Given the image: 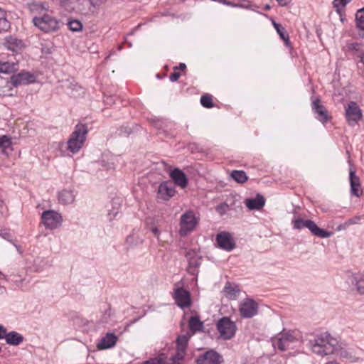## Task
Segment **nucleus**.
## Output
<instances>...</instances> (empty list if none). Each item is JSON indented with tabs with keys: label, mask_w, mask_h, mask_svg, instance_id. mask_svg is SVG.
I'll return each mask as SVG.
<instances>
[{
	"label": "nucleus",
	"mask_w": 364,
	"mask_h": 364,
	"mask_svg": "<svg viewBox=\"0 0 364 364\" xmlns=\"http://www.w3.org/2000/svg\"><path fill=\"white\" fill-rule=\"evenodd\" d=\"M309 343L312 351L321 356L334 353L338 344V341L328 333H324L314 340L310 341Z\"/></svg>",
	"instance_id": "1"
},
{
	"label": "nucleus",
	"mask_w": 364,
	"mask_h": 364,
	"mask_svg": "<svg viewBox=\"0 0 364 364\" xmlns=\"http://www.w3.org/2000/svg\"><path fill=\"white\" fill-rule=\"evenodd\" d=\"M88 132L85 124H77L67 141V149L73 154L77 153L83 146Z\"/></svg>",
	"instance_id": "2"
},
{
	"label": "nucleus",
	"mask_w": 364,
	"mask_h": 364,
	"mask_svg": "<svg viewBox=\"0 0 364 364\" xmlns=\"http://www.w3.org/2000/svg\"><path fill=\"white\" fill-rule=\"evenodd\" d=\"M293 228L296 230H301L304 228L309 230L311 233L320 238H328L331 232L318 227L314 221L311 220H304L301 218L292 220Z\"/></svg>",
	"instance_id": "3"
},
{
	"label": "nucleus",
	"mask_w": 364,
	"mask_h": 364,
	"mask_svg": "<svg viewBox=\"0 0 364 364\" xmlns=\"http://www.w3.org/2000/svg\"><path fill=\"white\" fill-rule=\"evenodd\" d=\"M191 335L189 333L180 335L177 337L176 343V351L171 358V363L168 364H181V361L184 359L186 354V350Z\"/></svg>",
	"instance_id": "4"
},
{
	"label": "nucleus",
	"mask_w": 364,
	"mask_h": 364,
	"mask_svg": "<svg viewBox=\"0 0 364 364\" xmlns=\"http://www.w3.org/2000/svg\"><path fill=\"white\" fill-rule=\"evenodd\" d=\"M217 329L221 338L229 340L235 336L237 326L230 318L223 317L217 323Z\"/></svg>",
	"instance_id": "5"
},
{
	"label": "nucleus",
	"mask_w": 364,
	"mask_h": 364,
	"mask_svg": "<svg viewBox=\"0 0 364 364\" xmlns=\"http://www.w3.org/2000/svg\"><path fill=\"white\" fill-rule=\"evenodd\" d=\"M198 223L197 219L192 211H187L181 217L180 235L186 236L193 230Z\"/></svg>",
	"instance_id": "6"
},
{
	"label": "nucleus",
	"mask_w": 364,
	"mask_h": 364,
	"mask_svg": "<svg viewBox=\"0 0 364 364\" xmlns=\"http://www.w3.org/2000/svg\"><path fill=\"white\" fill-rule=\"evenodd\" d=\"M345 115L348 124L355 126L363 117L362 111L355 102L351 101L346 107Z\"/></svg>",
	"instance_id": "7"
},
{
	"label": "nucleus",
	"mask_w": 364,
	"mask_h": 364,
	"mask_svg": "<svg viewBox=\"0 0 364 364\" xmlns=\"http://www.w3.org/2000/svg\"><path fill=\"white\" fill-rule=\"evenodd\" d=\"M239 311L242 318H252L257 314L258 304L253 299L247 298L240 303Z\"/></svg>",
	"instance_id": "8"
},
{
	"label": "nucleus",
	"mask_w": 364,
	"mask_h": 364,
	"mask_svg": "<svg viewBox=\"0 0 364 364\" xmlns=\"http://www.w3.org/2000/svg\"><path fill=\"white\" fill-rule=\"evenodd\" d=\"M196 364H220L223 357L216 351L209 350L200 355L196 360Z\"/></svg>",
	"instance_id": "9"
},
{
	"label": "nucleus",
	"mask_w": 364,
	"mask_h": 364,
	"mask_svg": "<svg viewBox=\"0 0 364 364\" xmlns=\"http://www.w3.org/2000/svg\"><path fill=\"white\" fill-rule=\"evenodd\" d=\"M311 108L314 113L316 115V119L323 124L331 119V116L328 114L326 108L321 104L319 98L312 100Z\"/></svg>",
	"instance_id": "10"
},
{
	"label": "nucleus",
	"mask_w": 364,
	"mask_h": 364,
	"mask_svg": "<svg viewBox=\"0 0 364 364\" xmlns=\"http://www.w3.org/2000/svg\"><path fill=\"white\" fill-rule=\"evenodd\" d=\"M295 341V338L289 333L279 334V337L273 341V346L281 351L290 348L291 345Z\"/></svg>",
	"instance_id": "11"
},
{
	"label": "nucleus",
	"mask_w": 364,
	"mask_h": 364,
	"mask_svg": "<svg viewBox=\"0 0 364 364\" xmlns=\"http://www.w3.org/2000/svg\"><path fill=\"white\" fill-rule=\"evenodd\" d=\"M173 299L176 304L182 309L188 308L191 304L190 293L181 287L175 290Z\"/></svg>",
	"instance_id": "12"
},
{
	"label": "nucleus",
	"mask_w": 364,
	"mask_h": 364,
	"mask_svg": "<svg viewBox=\"0 0 364 364\" xmlns=\"http://www.w3.org/2000/svg\"><path fill=\"white\" fill-rule=\"evenodd\" d=\"M175 193L174 185L170 181H164L159 186L157 197L163 200H168Z\"/></svg>",
	"instance_id": "13"
},
{
	"label": "nucleus",
	"mask_w": 364,
	"mask_h": 364,
	"mask_svg": "<svg viewBox=\"0 0 364 364\" xmlns=\"http://www.w3.org/2000/svg\"><path fill=\"white\" fill-rule=\"evenodd\" d=\"M218 247L226 251H231L235 247V242L231 235L227 232H222L216 237Z\"/></svg>",
	"instance_id": "14"
},
{
	"label": "nucleus",
	"mask_w": 364,
	"mask_h": 364,
	"mask_svg": "<svg viewBox=\"0 0 364 364\" xmlns=\"http://www.w3.org/2000/svg\"><path fill=\"white\" fill-rule=\"evenodd\" d=\"M35 81V76L28 72H21L11 77V82L14 87L26 85Z\"/></svg>",
	"instance_id": "15"
},
{
	"label": "nucleus",
	"mask_w": 364,
	"mask_h": 364,
	"mask_svg": "<svg viewBox=\"0 0 364 364\" xmlns=\"http://www.w3.org/2000/svg\"><path fill=\"white\" fill-rule=\"evenodd\" d=\"M63 217L60 213L53 210H47V229L55 230L62 225Z\"/></svg>",
	"instance_id": "16"
},
{
	"label": "nucleus",
	"mask_w": 364,
	"mask_h": 364,
	"mask_svg": "<svg viewBox=\"0 0 364 364\" xmlns=\"http://www.w3.org/2000/svg\"><path fill=\"white\" fill-rule=\"evenodd\" d=\"M349 181L350 185V193L357 197H360L362 194L360 178L356 175L355 171L352 168L349 170Z\"/></svg>",
	"instance_id": "17"
},
{
	"label": "nucleus",
	"mask_w": 364,
	"mask_h": 364,
	"mask_svg": "<svg viewBox=\"0 0 364 364\" xmlns=\"http://www.w3.org/2000/svg\"><path fill=\"white\" fill-rule=\"evenodd\" d=\"M118 337L114 333H107L105 336L100 340L97 344V348L99 350L111 348L116 345Z\"/></svg>",
	"instance_id": "18"
},
{
	"label": "nucleus",
	"mask_w": 364,
	"mask_h": 364,
	"mask_svg": "<svg viewBox=\"0 0 364 364\" xmlns=\"http://www.w3.org/2000/svg\"><path fill=\"white\" fill-rule=\"evenodd\" d=\"M4 41V46L13 52L18 53L24 48L23 42L13 36L6 37Z\"/></svg>",
	"instance_id": "19"
},
{
	"label": "nucleus",
	"mask_w": 364,
	"mask_h": 364,
	"mask_svg": "<svg viewBox=\"0 0 364 364\" xmlns=\"http://www.w3.org/2000/svg\"><path fill=\"white\" fill-rule=\"evenodd\" d=\"M170 176L174 183L181 188H186L188 185L186 175L179 168H175L171 173Z\"/></svg>",
	"instance_id": "20"
},
{
	"label": "nucleus",
	"mask_w": 364,
	"mask_h": 364,
	"mask_svg": "<svg viewBox=\"0 0 364 364\" xmlns=\"http://www.w3.org/2000/svg\"><path fill=\"white\" fill-rule=\"evenodd\" d=\"M245 203L250 210H260L264 205L265 199L262 195L257 194L256 198H247Z\"/></svg>",
	"instance_id": "21"
},
{
	"label": "nucleus",
	"mask_w": 364,
	"mask_h": 364,
	"mask_svg": "<svg viewBox=\"0 0 364 364\" xmlns=\"http://www.w3.org/2000/svg\"><path fill=\"white\" fill-rule=\"evenodd\" d=\"M347 50L356 60L364 55V44L360 43H351L347 45Z\"/></svg>",
	"instance_id": "22"
},
{
	"label": "nucleus",
	"mask_w": 364,
	"mask_h": 364,
	"mask_svg": "<svg viewBox=\"0 0 364 364\" xmlns=\"http://www.w3.org/2000/svg\"><path fill=\"white\" fill-rule=\"evenodd\" d=\"M240 292L238 286L227 282L223 289L224 295L230 300L236 299Z\"/></svg>",
	"instance_id": "23"
},
{
	"label": "nucleus",
	"mask_w": 364,
	"mask_h": 364,
	"mask_svg": "<svg viewBox=\"0 0 364 364\" xmlns=\"http://www.w3.org/2000/svg\"><path fill=\"white\" fill-rule=\"evenodd\" d=\"M188 327L190 331L195 333L196 332L203 331L204 323L200 320L198 316H193L188 321Z\"/></svg>",
	"instance_id": "24"
},
{
	"label": "nucleus",
	"mask_w": 364,
	"mask_h": 364,
	"mask_svg": "<svg viewBox=\"0 0 364 364\" xmlns=\"http://www.w3.org/2000/svg\"><path fill=\"white\" fill-rule=\"evenodd\" d=\"M4 338L6 343L11 346H18L23 341V336L16 331L6 332Z\"/></svg>",
	"instance_id": "25"
},
{
	"label": "nucleus",
	"mask_w": 364,
	"mask_h": 364,
	"mask_svg": "<svg viewBox=\"0 0 364 364\" xmlns=\"http://www.w3.org/2000/svg\"><path fill=\"white\" fill-rule=\"evenodd\" d=\"M58 200L63 204H70L75 200V196L72 191L63 190L59 193Z\"/></svg>",
	"instance_id": "26"
},
{
	"label": "nucleus",
	"mask_w": 364,
	"mask_h": 364,
	"mask_svg": "<svg viewBox=\"0 0 364 364\" xmlns=\"http://www.w3.org/2000/svg\"><path fill=\"white\" fill-rule=\"evenodd\" d=\"M273 26L276 29L277 33L279 35L280 38L284 41L285 45L289 46V34L287 33L286 29L282 26L276 23L275 21H273Z\"/></svg>",
	"instance_id": "27"
},
{
	"label": "nucleus",
	"mask_w": 364,
	"mask_h": 364,
	"mask_svg": "<svg viewBox=\"0 0 364 364\" xmlns=\"http://www.w3.org/2000/svg\"><path fill=\"white\" fill-rule=\"evenodd\" d=\"M334 353H336L341 358L348 360L350 362H356L358 360V358L353 355L350 352L343 348H338V346H336V350Z\"/></svg>",
	"instance_id": "28"
},
{
	"label": "nucleus",
	"mask_w": 364,
	"mask_h": 364,
	"mask_svg": "<svg viewBox=\"0 0 364 364\" xmlns=\"http://www.w3.org/2000/svg\"><path fill=\"white\" fill-rule=\"evenodd\" d=\"M17 65L14 63L0 61V73H10L17 70Z\"/></svg>",
	"instance_id": "29"
},
{
	"label": "nucleus",
	"mask_w": 364,
	"mask_h": 364,
	"mask_svg": "<svg viewBox=\"0 0 364 364\" xmlns=\"http://www.w3.org/2000/svg\"><path fill=\"white\" fill-rule=\"evenodd\" d=\"M60 22L55 18L47 16V33L57 31L60 27Z\"/></svg>",
	"instance_id": "30"
},
{
	"label": "nucleus",
	"mask_w": 364,
	"mask_h": 364,
	"mask_svg": "<svg viewBox=\"0 0 364 364\" xmlns=\"http://www.w3.org/2000/svg\"><path fill=\"white\" fill-rule=\"evenodd\" d=\"M231 177L239 183H244L248 179L245 171L238 170L232 171L231 173Z\"/></svg>",
	"instance_id": "31"
},
{
	"label": "nucleus",
	"mask_w": 364,
	"mask_h": 364,
	"mask_svg": "<svg viewBox=\"0 0 364 364\" xmlns=\"http://www.w3.org/2000/svg\"><path fill=\"white\" fill-rule=\"evenodd\" d=\"M10 26V22L6 18V12L0 11V33L7 31Z\"/></svg>",
	"instance_id": "32"
},
{
	"label": "nucleus",
	"mask_w": 364,
	"mask_h": 364,
	"mask_svg": "<svg viewBox=\"0 0 364 364\" xmlns=\"http://www.w3.org/2000/svg\"><path fill=\"white\" fill-rule=\"evenodd\" d=\"M355 21L357 27L364 31V7L358 10L355 14Z\"/></svg>",
	"instance_id": "33"
},
{
	"label": "nucleus",
	"mask_w": 364,
	"mask_h": 364,
	"mask_svg": "<svg viewBox=\"0 0 364 364\" xmlns=\"http://www.w3.org/2000/svg\"><path fill=\"white\" fill-rule=\"evenodd\" d=\"M11 146V138L6 135L0 136V148L2 149L3 153H6V149H10Z\"/></svg>",
	"instance_id": "34"
},
{
	"label": "nucleus",
	"mask_w": 364,
	"mask_h": 364,
	"mask_svg": "<svg viewBox=\"0 0 364 364\" xmlns=\"http://www.w3.org/2000/svg\"><path fill=\"white\" fill-rule=\"evenodd\" d=\"M200 104L205 108H212L214 107L213 102V96L209 94H205L200 97Z\"/></svg>",
	"instance_id": "35"
},
{
	"label": "nucleus",
	"mask_w": 364,
	"mask_h": 364,
	"mask_svg": "<svg viewBox=\"0 0 364 364\" xmlns=\"http://www.w3.org/2000/svg\"><path fill=\"white\" fill-rule=\"evenodd\" d=\"M33 22L35 26L39 28L43 31H46V14L41 17L34 16Z\"/></svg>",
	"instance_id": "36"
},
{
	"label": "nucleus",
	"mask_w": 364,
	"mask_h": 364,
	"mask_svg": "<svg viewBox=\"0 0 364 364\" xmlns=\"http://www.w3.org/2000/svg\"><path fill=\"white\" fill-rule=\"evenodd\" d=\"M68 28L72 31H80L82 29V23L77 19H71L68 23Z\"/></svg>",
	"instance_id": "37"
},
{
	"label": "nucleus",
	"mask_w": 364,
	"mask_h": 364,
	"mask_svg": "<svg viewBox=\"0 0 364 364\" xmlns=\"http://www.w3.org/2000/svg\"><path fill=\"white\" fill-rule=\"evenodd\" d=\"M166 355L164 353H161L157 358L147 360L143 364H166Z\"/></svg>",
	"instance_id": "38"
},
{
	"label": "nucleus",
	"mask_w": 364,
	"mask_h": 364,
	"mask_svg": "<svg viewBox=\"0 0 364 364\" xmlns=\"http://www.w3.org/2000/svg\"><path fill=\"white\" fill-rule=\"evenodd\" d=\"M360 217H355V218H350L348 220L345 221L343 223L341 224L338 227V230H345V229L348 228L350 225L358 223V221L360 220Z\"/></svg>",
	"instance_id": "39"
},
{
	"label": "nucleus",
	"mask_w": 364,
	"mask_h": 364,
	"mask_svg": "<svg viewBox=\"0 0 364 364\" xmlns=\"http://www.w3.org/2000/svg\"><path fill=\"white\" fill-rule=\"evenodd\" d=\"M56 4L64 8L68 11H71L74 9L73 6L70 4V0H52Z\"/></svg>",
	"instance_id": "40"
},
{
	"label": "nucleus",
	"mask_w": 364,
	"mask_h": 364,
	"mask_svg": "<svg viewBox=\"0 0 364 364\" xmlns=\"http://www.w3.org/2000/svg\"><path fill=\"white\" fill-rule=\"evenodd\" d=\"M355 286L358 291L364 295V274L355 278Z\"/></svg>",
	"instance_id": "41"
},
{
	"label": "nucleus",
	"mask_w": 364,
	"mask_h": 364,
	"mask_svg": "<svg viewBox=\"0 0 364 364\" xmlns=\"http://www.w3.org/2000/svg\"><path fill=\"white\" fill-rule=\"evenodd\" d=\"M189 266L198 267L200 265L199 258L196 256H193L188 258Z\"/></svg>",
	"instance_id": "42"
},
{
	"label": "nucleus",
	"mask_w": 364,
	"mask_h": 364,
	"mask_svg": "<svg viewBox=\"0 0 364 364\" xmlns=\"http://www.w3.org/2000/svg\"><path fill=\"white\" fill-rule=\"evenodd\" d=\"M30 9L32 12L43 10L44 6L42 3H33L30 5Z\"/></svg>",
	"instance_id": "43"
},
{
	"label": "nucleus",
	"mask_w": 364,
	"mask_h": 364,
	"mask_svg": "<svg viewBox=\"0 0 364 364\" xmlns=\"http://www.w3.org/2000/svg\"><path fill=\"white\" fill-rule=\"evenodd\" d=\"M228 209V205L226 204V203H222V204H220L218 205L217 207H216V210L220 214V215H224L225 213H226L227 210Z\"/></svg>",
	"instance_id": "44"
},
{
	"label": "nucleus",
	"mask_w": 364,
	"mask_h": 364,
	"mask_svg": "<svg viewBox=\"0 0 364 364\" xmlns=\"http://www.w3.org/2000/svg\"><path fill=\"white\" fill-rule=\"evenodd\" d=\"M333 6L338 11L340 8L346 6V4L343 0H334L333 1Z\"/></svg>",
	"instance_id": "45"
},
{
	"label": "nucleus",
	"mask_w": 364,
	"mask_h": 364,
	"mask_svg": "<svg viewBox=\"0 0 364 364\" xmlns=\"http://www.w3.org/2000/svg\"><path fill=\"white\" fill-rule=\"evenodd\" d=\"M180 76L181 74L177 72V70H174V72L170 75L169 78L171 82H176L179 79Z\"/></svg>",
	"instance_id": "46"
},
{
	"label": "nucleus",
	"mask_w": 364,
	"mask_h": 364,
	"mask_svg": "<svg viewBox=\"0 0 364 364\" xmlns=\"http://www.w3.org/2000/svg\"><path fill=\"white\" fill-rule=\"evenodd\" d=\"M220 2L224 5L232 6V7H240L241 6L239 4H236L232 1H228V0H220Z\"/></svg>",
	"instance_id": "47"
},
{
	"label": "nucleus",
	"mask_w": 364,
	"mask_h": 364,
	"mask_svg": "<svg viewBox=\"0 0 364 364\" xmlns=\"http://www.w3.org/2000/svg\"><path fill=\"white\" fill-rule=\"evenodd\" d=\"M151 232L153 233L154 237H156L159 240L160 230L157 227H151L150 228Z\"/></svg>",
	"instance_id": "48"
},
{
	"label": "nucleus",
	"mask_w": 364,
	"mask_h": 364,
	"mask_svg": "<svg viewBox=\"0 0 364 364\" xmlns=\"http://www.w3.org/2000/svg\"><path fill=\"white\" fill-rule=\"evenodd\" d=\"M279 6H286L289 5L291 0H276Z\"/></svg>",
	"instance_id": "49"
},
{
	"label": "nucleus",
	"mask_w": 364,
	"mask_h": 364,
	"mask_svg": "<svg viewBox=\"0 0 364 364\" xmlns=\"http://www.w3.org/2000/svg\"><path fill=\"white\" fill-rule=\"evenodd\" d=\"M6 329L0 324V339L4 338L6 336Z\"/></svg>",
	"instance_id": "50"
},
{
	"label": "nucleus",
	"mask_w": 364,
	"mask_h": 364,
	"mask_svg": "<svg viewBox=\"0 0 364 364\" xmlns=\"http://www.w3.org/2000/svg\"><path fill=\"white\" fill-rule=\"evenodd\" d=\"M186 68V64L183 63H181L178 66L174 67L173 69H174V70H183Z\"/></svg>",
	"instance_id": "51"
},
{
	"label": "nucleus",
	"mask_w": 364,
	"mask_h": 364,
	"mask_svg": "<svg viewBox=\"0 0 364 364\" xmlns=\"http://www.w3.org/2000/svg\"><path fill=\"white\" fill-rule=\"evenodd\" d=\"M41 224L46 225V210L41 213Z\"/></svg>",
	"instance_id": "52"
},
{
	"label": "nucleus",
	"mask_w": 364,
	"mask_h": 364,
	"mask_svg": "<svg viewBox=\"0 0 364 364\" xmlns=\"http://www.w3.org/2000/svg\"><path fill=\"white\" fill-rule=\"evenodd\" d=\"M15 247H16L18 252L20 253V254H22L23 253V250H22V247L19 245H15Z\"/></svg>",
	"instance_id": "53"
},
{
	"label": "nucleus",
	"mask_w": 364,
	"mask_h": 364,
	"mask_svg": "<svg viewBox=\"0 0 364 364\" xmlns=\"http://www.w3.org/2000/svg\"><path fill=\"white\" fill-rule=\"evenodd\" d=\"M325 364H341L339 363L338 362H337L336 360H331V361H328Z\"/></svg>",
	"instance_id": "54"
},
{
	"label": "nucleus",
	"mask_w": 364,
	"mask_h": 364,
	"mask_svg": "<svg viewBox=\"0 0 364 364\" xmlns=\"http://www.w3.org/2000/svg\"><path fill=\"white\" fill-rule=\"evenodd\" d=\"M10 234L8 233V232H6L4 233V235H3V237L5 238V239H7V240H9V237H10Z\"/></svg>",
	"instance_id": "55"
},
{
	"label": "nucleus",
	"mask_w": 364,
	"mask_h": 364,
	"mask_svg": "<svg viewBox=\"0 0 364 364\" xmlns=\"http://www.w3.org/2000/svg\"><path fill=\"white\" fill-rule=\"evenodd\" d=\"M5 279L4 274H3L1 272H0V279Z\"/></svg>",
	"instance_id": "56"
},
{
	"label": "nucleus",
	"mask_w": 364,
	"mask_h": 364,
	"mask_svg": "<svg viewBox=\"0 0 364 364\" xmlns=\"http://www.w3.org/2000/svg\"><path fill=\"white\" fill-rule=\"evenodd\" d=\"M351 0H343L344 1L345 4L346 5L348 3H349Z\"/></svg>",
	"instance_id": "57"
},
{
	"label": "nucleus",
	"mask_w": 364,
	"mask_h": 364,
	"mask_svg": "<svg viewBox=\"0 0 364 364\" xmlns=\"http://www.w3.org/2000/svg\"><path fill=\"white\" fill-rule=\"evenodd\" d=\"M190 255V253L188 252L187 255H186V257H188Z\"/></svg>",
	"instance_id": "58"
},
{
	"label": "nucleus",
	"mask_w": 364,
	"mask_h": 364,
	"mask_svg": "<svg viewBox=\"0 0 364 364\" xmlns=\"http://www.w3.org/2000/svg\"><path fill=\"white\" fill-rule=\"evenodd\" d=\"M0 11H4L3 9H0Z\"/></svg>",
	"instance_id": "59"
}]
</instances>
